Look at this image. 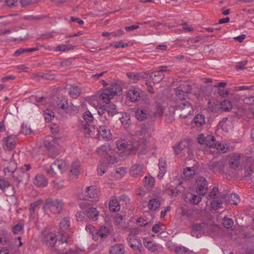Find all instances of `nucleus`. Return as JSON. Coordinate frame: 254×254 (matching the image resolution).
I'll use <instances>...</instances> for the list:
<instances>
[{"label": "nucleus", "instance_id": "obj_1", "mask_svg": "<svg viewBox=\"0 0 254 254\" xmlns=\"http://www.w3.org/2000/svg\"><path fill=\"white\" fill-rule=\"evenodd\" d=\"M52 103L55 109L62 110L66 114H72L79 111V106L74 105L72 103L68 104L67 99L62 94L55 96Z\"/></svg>", "mask_w": 254, "mask_h": 254}, {"label": "nucleus", "instance_id": "obj_2", "mask_svg": "<svg viewBox=\"0 0 254 254\" xmlns=\"http://www.w3.org/2000/svg\"><path fill=\"white\" fill-rule=\"evenodd\" d=\"M105 103L98 104V113L100 115H102L106 112L110 117H114L117 118L119 114L121 112H119L116 105L111 103L110 101L106 100Z\"/></svg>", "mask_w": 254, "mask_h": 254}, {"label": "nucleus", "instance_id": "obj_3", "mask_svg": "<svg viewBox=\"0 0 254 254\" xmlns=\"http://www.w3.org/2000/svg\"><path fill=\"white\" fill-rule=\"evenodd\" d=\"M63 205V202L62 200L57 199L53 200L51 198H48L46 200L43 209L46 214H48L49 211H51L54 214H58L61 212Z\"/></svg>", "mask_w": 254, "mask_h": 254}, {"label": "nucleus", "instance_id": "obj_4", "mask_svg": "<svg viewBox=\"0 0 254 254\" xmlns=\"http://www.w3.org/2000/svg\"><path fill=\"white\" fill-rule=\"evenodd\" d=\"M58 240L53 247V251L57 254H67L68 251L70 250L67 243L69 240V237H61V236L58 235Z\"/></svg>", "mask_w": 254, "mask_h": 254}, {"label": "nucleus", "instance_id": "obj_5", "mask_svg": "<svg viewBox=\"0 0 254 254\" xmlns=\"http://www.w3.org/2000/svg\"><path fill=\"white\" fill-rule=\"evenodd\" d=\"M68 166L65 160L57 159L51 165L50 168H46L47 173L51 177H53L56 174L62 173L66 170Z\"/></svg>", "mask_w": 254, "mask_h": 254}, {"label": "nucleus", "instance_id": "obj_6", "mask_svg": "<svg viewBox=\"0 0 254 254\" xmlns=\"http://www.w3.org/2000/svg\"><path fill=\"white\" fill-rule=\"evenodd\" d=\"M176 109L180 114V116L183 119L186 118L193 112L192 106L190 103L186 101L178 103L176 106Z\"/></svg>", "mask_w": 254, "mask_h": 254}, {"label": "nucleus", "instance_id": "obj_7", "mask_svg": "<svg viewBox=\"0 0 254 254\" xmlns=\"http://www.w3.org/2000/svg\"><path fill=\"white\" fill-rule=\"evenodd\" d=\"M121 94H122L121 86L117 84H112L101 94L100 98H102L104 102H106V100L110 101L111 98L114 95Z\"/></svg>", "mask_w": 254, "mask_h": 254}, {"label": "nucleus", "instance_id": "obj_8", "mask_svg": "<svg viewBox=\"0 0 254 254\" xmlns=\"http://www.w3.org/2000/svg\"><path fill=\"white\" fill-rule=\"evenodd\" d=\"M203 39L198 37L193 38L190 39L189 40H186L177 39L174 42V44L172 45L173 47H185V48L188 46L192 47H199V43H201Z\"/></svg>", "mask_w": 254, "mask_h": 254}, {"label": "nucleus", "instance_id": "obj_9", "mask_svg": "<svg viewBox=\"0 0 254 254\" xmlns=\"http://www.w3.org/2000/svg\"><path fill=\"white\" fill-rule=\"evenodd\" d=\"M108 158L103 159L102 162L98 166L97 173L99 175H102L107 171V167L110 164H114L116 160L115 156H110Z\"/></svg>", "mask_w": 254, "mask_h": 254}, {"label": "nucleus", "instance_id": "obj_10", "mask_svg": "<svg viewBox=\"0 0 254 254\" xmlns=\"http://www.w3.org/2000/svg\"><path fill=\"white\" fill-rule=\"evenodd\" d=\"M16 136L10 135L2 139V145L4 149L11 151L16 146Z\"/></svg>", "mask_w": 254, "mask_h": 254}, {"label": "nucleus", "instance_id": "obj_11", "mask_svg": "<svg viewBox=\"0 0 254 254\" xmlns=\"http://www.w3.org/2000/svg\"><path fill=\"white\" fill-rule=\"evenodd\" d=\"M128 244L134 251L135 254H142L141 248L142 247L141 240L133 236L128 240Z\"/></svg>", "mask_w": 254, "mask_h": 254}, {"label": "nucleus", "instance_id": "obj_12", "mask_svg": "<svg viewBox=\"0 0 254 254\" xmlns=\"http://www.w3.org/2000/svg\"><path fill=\"white\" fill-rule=\"evenodd\" d=\"M70 227L69 218L68 217H64L60 222L58 235L61 236L62 238L68 236L65 232Z\"/></svg>", "mask_w": 254, "mask_h": 254}, {"label": "nucleus", "instance_id": "obj_13", "mask_svg": "<svg viewBox=\"0 0 254 254\" xmlns=\"http://www.w3.org/2000/svg\"><path fill=\"white\" fill-rule=\"evenodd\" d=\"M58 238H57L54 233L51 232H48L45 233V232L42 234V241L47 246L53 247L56 243Z\"/></svg>", "mask_w": 254, "mask_h": 254}, {"label": "nucleus", "instance_id": "obj_14", "mask_svg": "<svg viewBox=\"0 0 254 254\" xmlns=\"http://www.w3.org/2000/svg\"><path fill=\"white\" fill-rule=\"evenodd\" d=\"M0 189L7 196H13L15 193L14 187L10 186L8 181L4 180H0Z\"/></svg>", "mask_w": 254, "mask_h": 254}, {"label": "nucleus", "instance_id": "obj_15", "mask_svg": "<svg viewBox=\"0 0 254 254\" xmlns=\"http://www.w3.org/2000/svg\"><path fill=\"white\" fill-rule=\"evenodd\" d=\"M196 182L197 183V191L200 195H204L208 189L206 179L204 177H201L197 179Z\"/></svg>", "mask_w": 254, "mask_h": 254}, {"label": "nucleus", "instance_id": "obj_16", "mask_svg": "<svg viewBox=\"0 0 254 254\" xmlns=\"http://www.w3.org/2000/svg\"><path fill=\"white\" fill-rule=\"evenodd\" d=\"M208 168L211 170H218L222 171L224 168L223 161H211L207 164Z\"/></svg>", "mask_w": 254, "mask_h": 254}, {"label": "nucleus", "instance_id": "obj_17", "mask_svg": "<svg viewBox=\"0 0 254 254\" xmlns=\"http://www.w3.org/2000/svg\"><path fill=\"white\" fill-rule=\"evenodd\" d=\"M211 225L205 222L201 223H195L192 225L193 230L198 231V232H207L211 230Z\"/></svg>", "mask_w": 254, "mask_h": 254}, {"label": "nucleus", "instance_id": "obj_18", "mask_svg": "<svg viewBox=\"0 0 254 254\" xmlns=\"http://www.w3.org/2000/svg\"><path fill=\"white\" fill-rule=\"evenodd\" d=\"M117 147L119 150L126 149L128 151V154L132 151L135 150L136 148L132 144H128L125 140H121L117 143Z\"/></svg>", "mask_w": 254, "mask_h": 254}, {"label": "nucleus", "instance_id": "obj_19", "mask_svg": "<svg viewBox=\"0 0 254 254\" xmlns=\"http://www.w3.org/2000/svg\"><path fill=\"white\" fill-rule=\"evenodd\" d=\"M58 139L50 136L46 137L44 145L46 148H51L58 146Z\"/></svg>", "mask_w": 254, "mask_h": 254}, {"label": "nucleus", "instance_id": "obj_20", "mask_svg": "<svg viewBox=\"0 0 254 254\" xmlns=\"http://www.w3.org/2000/svg\"><path fill=\"white\" fill-rule=\"evenodd\" d=\"M98 132L103 138L107 140L111 139L112 138V134L110 130L106 126H100L98 129Z\"/></svg>", "mask_w": 254, "mask_h": 254}, {"label": "nucleus", "instance_id": "obj_21", "mask_svg": "<svg viewBox=\"0 0 254 254\" xmlns=\"http://www.w3.org/2000/svg\"><path fill=\"white\" fill-rule=\"evenodd\" d=\"M24 175V172L21 169H17L10 174L13 181L16 182L17 185L23 181V176Z\"/></svg>", "mask_w": 254, "mask_h": 254}, {"label": "nucleus", "instance_id": "obj_22", "mask_svg": "<svg viewBox=\"0 0 254 254\" xmlns=\"http://www.w3.org/2000/svg\"><path fill=\"white\" fill-rule=\"evenodd\" d=\"M34 183L36 186L45 187L47 185V180L45 177L41 174L37 175L35 177Z\"/></svg>", "mask_w": 254, "mask_h": 254}, {"label": "nucleus", "instance_id": "obj_23", "mask_svg": "<svg viewBox=\"0 0 254 254\" xmlns=\"http://www.w3.org/2000/svg\"><path fill=\"white\" fill-rule=\"evenodd\" d=\"M99 213L96 208L91 207L88 208L86 215L91 221H94L98 219Z\"/></svg>", "mask_w": 254, "mask_h": 254}, {"label": "nucleus", "instance_id": "obj_24", "mask_svg": "<svg viewBox=\"0 0 254 254\" xmlns=\"http://www.w3.org/2000/svg\"><path fill=\"white\" fill-rule=\"evenodd\" d=\"M68 94L73 99H76L81 94V91L77 86L70 85L68 88Z\"/></svg>", "mask_w": 254, "mask_h": 254}, {"label": "nucleus", "instance_id": "obj_25", "mask_svg": "<svg viewBox=\"0 0 254 254\" xmlns=\"http://www.w3.org/2000/svg\"><path fill=\"white\" fill-rule=\"evenodd\" d=\"M99 190L95 186H90L87 188L85 195L90 198H96L98 196Z\"/></svg>", "mask_w": 254, "mask_h": 254}, {"label": "nucleus", "instance_id": "obj_26", "mask_svg": "<svg viewBox=\"0 0 254 254\" xmlns=\"http://www.w3.org/2000/svg\"><path fill=\"white\" fill-rule=\"evenodd\" d=\"M127 97L130 98L132 102H137L140 99V94L135 89H131L127 92Z\"/></svg>", "mask_w": 254, "mask_h": 254}, {"label": "nucleus", "instance_id": "obj_27", "mask_svg": "<svg viewBox=\"0 0 254 254\" xmlns=\"http://www.w3.org/2000/svg\"><path fill=\"white\" fill-rule=\"evenodd\" d=\"M150 77L152 78L154 83H158L165 78V75L158 70L153 72Z\"/></svg>", "mask_w": 254, "mask_h": 254}, {"label": "nucleus", "instance_id": "obj_28", "mask_svg": "<svg viewBox=\"0 0 254 254\" xmlns=\"http://www.w3.org/2000/svg\"><path fill=\"white\" fill-rule=\"evenodd\" d=\"M142 172V166L140 165H134L130 170V174L133 177H137L139 175H141Z\"/></svg>", "mask_w": 254, "mask_h": 254}, {"label": "nucleus", "instance_id": "obj_29", "mask_svg": "<svg viewBox=\"0 0 254 254\" xmlns=\"http://www.w3.org/2000/svg\"><path fill=\"white\" fill-rule=\"evenodd\" d=\"M240 156L239 154H233V156L229 162L230 167L231 168L236 169L238 167L240 164Z\"/></svg>", "mask_w": 254, "mask_h": 254}, {"label": "nucleus", "instance_id": "obj_30", "mask_svg": "<svg viewBox=\"0 0 254 254\" xmlns=\"http://www.w3.org/2000/svg\"><path fill=\"white\" fill-rule=\"evenodd\" d=\"M160 200L159 198H153L149 201L148 208L151 210H156L160 206Z\"/></svg>", "mask_w": 254, "mask_h": 254}, {"label": "nucleus", "instance_id": "obj_31", "mask_svg": "<svg viewBox=\"0 0 254 254\" xmlns=\"http://www.w3.org/2000/svg\"><path fill=\"white\" fill-rule=\"evenodd\" d=\"M143 243L144 246L152 252H155L158 250V246L152 241H147V238L143 239Z\"/></svg>", "mask_w": 254, "mask_h": 254}, {"label": "nucleus", "instance_id": "obj_32", "mask_svg": "<svg viewBox=\"0 0 254 254\" xmlns=\"http://www.w3.org/2000/svg\"><path fill=\"white\" fill-rule=\"evenodd\" d=\"M80 163L78 161L73 162L71 166L70 173L72 175L77 177L79 174Z\"/></svg>", "mask_w": 254, "mask_h": 254}, {"label": "nucleus", "instance_id": "obj_33", "mask_svg": "<svg viewBox=\"0 0 254 254\" xmlns=\"http://www.w3.org/2000/svg\"><path fill=\"white\" fill-rule=\"evenodd\" d=\"M124 252V247L122 244H117L113 246L110 251L111 254H123Z\"/></svg>", "mask_w": 254, "mask_h": 254}, {"label": "nucleus", "instance_id": "obj_34", "mask_svg": "<svg viewBox=\"0 0 254 254\" xmlns=\"http://www.w3.org/2000/svg\"><path fill=\"white\" fill-rule=\"evenodd\" d=\"M158 165H159V168L160 169V172L158 175V177H160V178H162L164 176V175L165 174L166 171V164L165 160H164V159H163L162 158H160L159 159V162Z\"/></svg>", "mask_w": 254, "mask_h": 254}, {"label": "nucleus", "instance_id": "obj_35", "mask_svg": "<svg viewBox=\"0 0 254 254\" xmlns=\"http://www.w3.org/2000/svg\"><path fill=\"white\" fill-rule=\"evenodd\" d=\"M177 88L181 90L182 93H186L187 95L189 93H190L192 91V86L187 82L181 84Z\"/></svg>", "mask_w": 254, "mask_h": 254}, {"label": "nucleus", "instance_id": "obj_36", "mask_svg": "<svg viewBox=\"0 0 254 254\" xmlns=\"http://www.w3.org/2000/svg\"><path fill=\"white\" fill-rule=\"evenodd\" d=\"M184 175L185 178L187 180H190L193 178L195 175V170L193 167L190 168L188 167L184 169Z\"/></svg>", "mask_w": 254, "mask_h": 254}, {"label": "nucleus", "instance_id": "obj_37", "mask_svg": "<svg viewBox=\"0 0 254 254\" xmlns=\"http://www.w3.org/2000/svg\"><path fill=\"white\" fill-rule=\"evenodd\" d=\"M117 118H118L121 121L123 125H128L130 121V117L128 114L121 112L119 113V116Z\"/></svg>", "mask_w": 254, "mask_h": 254}, {"label": "nucleus", "instance_id": "obj_38", "mask_svg": "<svg viewBox=\"0 0 254 254\" xmlns=\"http://www.w3.org/2000/svg\"><path fill=\"white\" fill-rule=\"evenodd\" d=\"M193 121L197 127H200L205 123L204 116L202 114H197L194 117Z\"/></svg>", "mask_w": 254, "mask_h": 254}, {"label": "nucleus", "instance_id": "obj_39", "mask_svg": "<svg viewBox=\"0 0 254 254\" xmlns=\"http://www.w3.org/2000/svg\"><path fill=\"white\" fill-rule=\"evenodd\" d=\"M109 207L110 211L113 212L118 211L120 209V204L117 199H113L110 201Z\"/></svg>", "mask_w": 254, "mask_h": 254}, {"label": "nucleus", "instance_id": "obj_40", "mask_svg": "<svg viewBox=\"0 0 254 254\" xmlns=\"http://www.w3.org/2000/svg\"><path fill=\"white\" fill-rule=\"evenodd\" d=\"M140 139L144 138L145 142L147 141V139L150 137V134L148 132L147 128L145 127H142L138 135Z\"/></svg>", "mask_w": 254, "mask_h": 254}, {"label": "nucleus", "instance_id": "obj_41", "mask_svg": "<svg viewBox=\"0 0 254 254\" xmlns=\"http://www.w3.org/2000/svg\"><path fill=\"white\" fill-rule=\"evenodd\" d=\"M217 141L213 136L207 135L206 136L205 145L209 147H213L216 145Z\"/></svg>", "mask_w": 254, "mask_h": 254}, {"label": "nucleus", "instance_id": "obj_42", "mask_svg": "<svg viewBox=\"0 0 254 254\" xmlns=\"http://www.w3.org/2000/svg\"><path fill=\"white\" fill-rule=\"evenodd\" d=\"M97 233L102 238H106L110 234V231L107 227L101 226L100 229L97 230Z\"/></svg>", "mask_w": 254, "mask_h": 254}, {"label": "nucleus", "instance_id": "obj_43", "mask_svg": "<svg viewBox=\"0 0 254 254\" xmlns=\"http://www.w3.org/2000/svg\"><path fill=\"white\" fill-rule=\"evenodd\" d=\"M110 150L111 148L109 144H104L99 147L96 151L98 155H102L108 153Z\"/></svg>", "mask_w": 254, "mask_h": 254}, {"label": "nucleus", "instance_id": "obj_44", "mask_svg": "<svg viewBox=\"0 0 254 254\" xmlns=\"http://www.w3.org/2000/svg\"><path fill=\"white\" fill-rule=\"evenodd\" d=\"M16 165L13 161H10L8 163V165L4 168V172L6 174V173H12L15 170H17Z\"/></svg>", "mask_w": 254, "mask_h": 254}, {"label": "nucleus", "instance_id": "obj_45", "mask_svg": "<svg viewBox=\"0 0 254 254\" xmlns=\"http://www.w3.org/2000/svg\"><path fill=\"white\" fill-rule=\"evenodd\" d=\"M42 201V200H38L30 204L29 207L30 215H32L35 213L36 210L39 206Z\"/></svg>", "mask_w": 254, "mask_h": 254}, {"label": "nucleus", "instance_id": "obj_46", "mask_svg": "<svg viewBox=\"0 0 254 254\" xmlns=\"http://www.w3.org/2000/svg\"><path fill=\"white\" fill-rule=\"evenodd\" d=\"M221 108L224 111H229L232 108V105L229 100H224L220 104Z\"/></svg>", "mask_w": 254, "mask_h": 254}, {"label": "nucleus", "instance_id": "obj_47", "mask_svg": "<svg viewBox=\"0 0 254 254\" xmlns=\"http://www.w3.org/2000/svg\"><path fill=\"white\" fill-rule=\"evenodd\" d=\"M228 201L231 204L237 205L240 201L239 196L235 193H232L229 197Z\"/></svg>", "mask_w": 254, "mask_h": 254}, {"label": "nucleus", "instance_id": "obj_48", "mask_svg": "<svg viewBox=\"0 0 254 254\" xmlns=\"http://www.w3.org/2000/svg\"><path fill=\"white\" fill-rule=\"evenodd\" d=\"M39 49H18L14 54L13 56L18 57L24 53H30L38 51Z\"/></svg>", "mask_w": 254, "mask_h": 254}, {"label": "nucleus", "instance_id": "obj_49", "mask_svg": "<svg viewBox=\"0 0 254 254\" xmlns=\"http://www.w3.org/2000/svg\"><path fill=\"white\" fill-rule=\"evenodd\" d=\"M175 91L176 92V98L178 101L180 100V101H182L185 100L186 97L188 96L186 93H182L177 87L175 89Z\"/></svg>", "mask_w": 254, "mask_h": 254}, {"label": "nucleus", "instance_id": "obj_50", "mask_svg": "<svg viewBox=\"0 0 254 254\" xmlns=\"http://www.w3.org/2000/svg\"><path fill=\"white\" fill-rule=\"evenodd\" d=\"M44 117L47 122H50L54 118V113L50 109H46L44 111Z\"/></svg>", "mask_w": 254, "mask_h": 254}, {"label": "nucleus", "instance_id": "obj_51", "mask_svg": "<svg viewBox=\"0 0 254 254\" xmlns=\"http://www.w3.org/2000/svg\"><path fill=\"white\" fill-rule=\"evenodd\" d=\"M135 117L138 120L142 121L146 119L147 114L143 110H138L135 112Z\"/></svg>", "mask_w": 254, "mask_h": 254}, {"label": "nucleus", "instance_id": "obj_52", "mask_svg": "<svg viewBox=\"0 0 254 254\" xmlns=\"http://www.w3.org/2000/svg\"><path fill=\"white\" fill-rule=\"evenodd\" d=\"M175 252L177 254H190V251L184 247L177 246L175 248Z\"/></svg>", "mask_w": 254, "mask_h": 254}, {"label": "nucleus", "instance_id": "obj_53", "mask_svg": "<svg viewBox=\"0 0 254 254\" xmlns=\"http://www.w3.org/2000/svg\"><path fill=\"white\" fill-rule=\"evenodd\" d=\"M222 223L225 228L229 229L233 226L234 222L232 218L225 217L222 220Z\"/></svg>", "mask_w": 254, "mask_h": 254}, {"label": "nucleus", "instance_id": "obj_54", "mask_svg": "<svg viewBox=\"0 0 254 254\" xmlns=\"http://www.w3.org/2000/svg\"><path fill=\"white\" fill-rule=\"evenodd\" d=\"M41 77L47 80H53L55 79V75L51 70H46L45 73L42 74Z\"/></svg>", "mask_w": 254, "mask_h": 254}, {"label": "nucleus", "instance_id": "obj_55", "mask_svg": "<svg viewBox=\"0 0 254 254\" xmlns=\"http://www.w3.org/2000/svg\"><path fill=\"white\" fill-rule=\"evenodd\" d=\"M201 200V197L195 194H190V202L193 204H197Z\"/></svg>", "mask_w": 254, "mask_h": 254}, {"label": "nucleus", "instance_id": "obj_56", "mask_svg": "<svg viewBox=\"0 0 254 254\" xmlns=\"http://www.w3.org/2000/svg\"><path fill=\"white\" fill-rule=\"evenodd\" d=\"M48 150V155L52 158L56 157L59 154L58 147L47 148Z\"/></svg>", "mask_w": 254, "mask_h": 254}, {"label": "nucleus", "instance_id": "obj_57", "mask_svg": "<svg viewBox=\"0 0 254 254\" xmlns=\"http://www.w3.org/2000/svg\"><path fill=\"white\" fill-rule=\"evenodd\" d=\"M127 75L133 83H136L139 80L138 73L127 72Z\"/></svg>", "mask_w": 254, "mask_h": 254}, {"label": "nucleus", "instance_id": "obj_58", "mask_svg": "<svg viewBox=\"0 0 254 254\" xmlns=\"http://www.w3.org/2000/svg\"><path fill=\"white\" fill-rule=\"evenodd\" d=\"M83 118L87 123H90L93 120V117L89 111H86L83 116Z\"/></svg>", "mask_w": 254, "mask_h": 254}, {"label": "nucleus", "instance_id": "obj_59", "mask_svg": "<svg viewBox=\"0 0 254 254\" xmlns=\"http://www.w3.org/2000/svg\"><path fill=\"white\" fill-rule=\"evenodd\" d=\"M222 202L221 200H214L211 202V207L214 210H217L222 206Z\"/></svg>", "mask_w": 254, "mask_h": 254}, {"label": "nucleus", "instance_id": "obj_60", "mask_svg": "<svg viewBox=\"0 0 254 254\" xmlns=\"http://www.w3.org/2000/svg\"><path fill=\"white\" fill-rule=\"evenodd\" d=\"M228 121L227 118H224L220 121L218 124V127L221 128L223 130L227 131L228 127L226 122Z\"/></svg>", "mask_w": 254, "mask_h": 254}, {"label": "nucleus", "instance_id": "obj_61", "mask_svg": "<svg viewBox=\"0 0 254 254\" xmlns=\"http://www.w3.org/2000/svg\"><path fill=\"white\" fill-rule=\"evenodd\" d=\"M21 132L25 135H27L32 132V130L27 125L22 124Z\"/></svg>", "mask_w": 254, "mask_h": 254}, {"label": "nucleus", "instance_id": "obj_62", "mask_svg": "<svg viewBox=\"0 0 254 254\" xmlns=\"http://www.w3.org/2000/svg\"><path fill=\"white\" fill-rule=\"evenodd\" d=\"M185 145H183V143L180 142L177 145L174 147V150L176 154H179L184 149Z\"/></svg>", "mask_w": 254, "mask_h": 254}, {"label": "nucleus", "instance_id": "obj_63", "mask_svg": "<svg viewBox=\"0 0 254 254\" xmlns=\"http://www.w3.org/2000/svg\"><path fill=\"white\" fill-rule=\"evenodd\" d=\"M145 185L153 186L155 184V179L152 177H147L144 178Z\"/></svg>", "mask_w": 254, "mask_h": 254}, {"label": "nucleus", "instance_id": "obj_64", "mask_svg": "<svg viewBox=\"0 0 254 254\" xmlns=\"http://www.w3.org/2000/svg\"><path fill=\"white\" fill-rule=\"evenodd\" d=\"M156 109L157 111L153 113L154 116L156 117L161 116L164 112V109L163 107L160 105H157L156 106Z\"/></svg>", "mask_w": 254, "mask_h": 254}]
</instances>
